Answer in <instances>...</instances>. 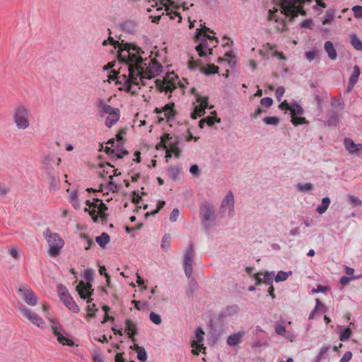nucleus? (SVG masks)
I'll return each mask as SVG.
<instances>
[{"label": "nucleus", "instance_id": "3c124183", "mask_svg": "<svg viewBox=\"0 0 362 362\" xmlns=\"http://www.w3.org/2000/svg\"><path fill=\"white\" fill-rule=\"evenodd\" d=\"M362 276V275H358V276H350V277H348V276H342L340 278V284L342 285V286H346V284H348L350 281L351 280H354V279H360L361 277Z\"/></svg>", "mask_w": 362, "mask_h": 362}, {"label": "nucleus", "instance_id": "5fc2aeb1", "mask_svg": "<svg viewBox=\"0 0 362 362\" xmlns=\"http://www.w3.org/2000/svg\"><path fill=\"white\" fill-rule=\"evenodd\" d=\"M260 103L263 107L268 108L272 105L273 100L269 97L263 98L261 99Z\"/></svg>", "mask_w": 362, "mask_h": 362}, {"label": "nucleus", "instance_id": "7c9ffc66", "mask_svg": "<svg viewBox=\"0 0 362 362\" xmlns=\"http://www.w3.org/2000/svg\"><path fill=\"white\" fill-rule=\"evenodd\" d=\"M352 331L349 327H341L339 331V339L341 341H347L351 336Z\"/></svg>", "mask_w": 362, "mask_h": 362}, {"label": "nucleus", "instance_id": "0e129e2a", "mask_svg": "<svg viewBox=\"0 0 362 362\" xmlns=\"http://www.w3.org/2000/svg\"><path fill=\"white\" fill-rule=\"evenodd\" d=\"M317 54V50H311L305 52V57L309 62H312Z\"/></svg>", "mask_w": 362, "mask_h": 362}, {"label": "nucleus", "instance_id": "c9c22d12", "mask_svg": "<svg viewBox=\"0 0 362 362\" xmlns=\"http://www.w3.org/2000/svg\"><path fill=\"white\" fill-rule=\"evenodd\" d=\"M361 74L360 68L358 65H355L354 67V71L351 75L349 81L351 82V85H356L357 83L359 76Z\"/></svg>", "mask_w": 362, "mask_h": 362}, {"label": "nucleus", "instance_id": "bf43d9fd", "mask_svg": "<svg viewBox=\"0 0 362 362\" xmlns=\"http://www.w3.org/2000/svg\"><path fill=\"white\" fill-rule=\"evenodd\" d=\"M106 188L108 190L112 191V192H115L119 190L118 186L116 184H115L112 181V180H110V181L107 182V184L106 185Z\"/></svg>", "mask_w": 362, "mask_h": 362}, {"label": "nucleus", "instance_id": "49530a36", "mask_svg": "<svg viewBox=\"0 0 362 362\" xmlns=\"http://www.w3.org/2000/svg\"><path fill=\"white\" fill-rule=\"evenodd\" d=\"M80 238L84 241V248L86 250H89L93 245H94L93 241L88 238V236L86 234H80Z\"/></svg>", "mask_w": 362, "mask_h": 362}, {"label": "nucleus", "instance_id": "58836bf2", "mask_svg": "<svg viewBox=\"0 0 362 362\" xmlns=\"http://www.w3.org/2000/svg\"><path fill=\"white\" fill-rule=\"evenodd\" d=\"M291 116L302 115L303 114V107L298 103H293L291 105Z\"/></svg>", "mask_w": 362, "mask_h": 362}, {"label": "nucleus", "instance_id": "393cba45", "mask_svg": "<svg viewBox=\"0 0 362 362\" xmlns=\"http://www.w3.org/2000/svg\"><path fill=\"white\" fill-rule=\"evenodd\" d=\"M324 48L331 60H335L337 59V53L331 41H326L324 44Z\"/></svg>", "mask_w": 362, "mask_h": 362}, {"label": "nucleus", "instance_id": "7ed1b4c3", "mask_svg": "<svg viewBox=\"0 0 362 362\" xmlns=\"http://www.w3.org/2000/svg\"><path fill=\"white\" fill-rule=\"evenodd\" d=\"M100 116L105 118V124L108 128L115 125L120 118V111L118 108L112 107L101 101L99 104Z\"/></svg>", "mask_w": 362, "mask_h": 362}, {"label": "nucleus", "instance_id": "20e7f679", "mask_svg": "<svg viewBox=\"0 0 362 362\" xmlns=\"http://www.w3.org/2000/svg\"><path fill=\"white\" fill-rule=\"evenodd\" d=\"M200 216L203 226L209 230L217 218L216 208L213 204L208 202H202L200 204Z\"/></svg>", "mask_w": 362, "mask_h": 362}, {"label": "nucleus", "instance_id": "4d7b16f0", "mask_svg": "<svg viewBox=\"0 0 362 362\" xmlns=\"http://www.w3.org/2000/svg\"><path fill=\"white\" fill-rule=\"evenodd\" d=\"M291 122L295 126L305 123V117H298L296 116H291Z\"/></svg>", "mask_w": 362, "mask_h": 362}, {"label": "nucleus", "instance_id": "603ef678", "mask_svg": "<svg viewBox=\"0 0 362 362\" xmlns=\"http://www.w3.org/2000/svg\"><path fill=\"white\" fill-rule=\"evenodd\" d=\"M334 19V12L332 11H327L326 12L322 23L324 25L330 23Z\"/></svg>", "mask_w": 362, "mask_h": 362}, {"label": "nucleus", "instance_id": "6ab92c4d", "mask_svg": "<svg viewBox=\"0 0 362 362\" xmlns=\"http://www.w3.org/2000/svg\"><path fill=\"white\" fill-rule=\"evenodd\" d=\"M197 102L199 104L195 106L194 111L191 113V117L194 119L205 113V109L208 106V98L197 95Z\"/></svg>", "mask_w": 362, "mask_h": 362}, {"label": "nucleus", "instance_id": "0eeeda50", "mask_svg": "<svg viewBox=\"0 0 362 362\" xmlns=\"http://www.w3.org/2000/svg\"><path fill=\"white\" fill-rule=\"evenodd\" d=\"M151 2V6H158L157 11H162L163 7L158 6L160 4V6H163L165 8L164 11L167 12V15L170 16L171 19H175V17L178 18V22H181L182 17L177 11H173V9H178L179 5L174 0H151L149 1Z\"/></svg>", "mask_w": 362, "mask_h": 362}, {"label": "nucleus", "instance_id": "c03bdc74", "mask_svg": "<svg viewBox=\"0 0 362 362\" xmlns=\"http://www.w3.org/2000/svg\"><path fill=\"white\" fill-rule=\"evenodd\" d=\"M351 43L356 49L362 50V42L356 35L351 36Z\"/></svg>", "mask_w": 362, "mask_h": 362}, {"label": "nucleus", "instance_id": "9b49d317", "mask_svg": "<svg viewBox=\"0 0 362 362\" xmlns=\"http://www.w3.org/2000/svg\"><path fill=\"white\" fill-rule=\"evenodd\" d=\"M163 148L171 151L175 158H178L181 152V149L179 147L180 141L177 138H173L170 136V134H165L160 141Z\"/></svg>", "mask_w": 362, "mask_h": 362}, {"label": "nucleus", "instance_id": "f8f14e48", "mask_svg": "<svg viewBox=\"0 0 362 362\" xmlns=\"http://www.w3.org/2000/svg\"><path fill=\"white\" fill-rule=\"evenodd\" d=\"M195 37L197 40H200V43L196 47V50L198 52L199 55L201 57H206L207 54H212V48H211L206 42V39L212 40L213 38L209 35L205 34L203 36L202 39H200L201 34L203 31V29H197Z\"/></svg>", "mask_w": 362, "mask_h": 362}, {"label": "nucleus", "instance_id": "dca6fc26", "mask_svg": "<svg viewBox=\"0 0 362 362\" xmlns=\"http://www.w3.org/2000/svg\"><path fill=\"white\" fill-rule=\"evenodd\" d=\"M194 248L193 245L190 244L186 250L184 256V269L187 277H191L193 272L192 262H193Z\"/></svg>", "mask_w": 362, "mask_h": 362}, {"label": "nucleus", "instance_id": "8fccbe9b", "mask_svg": "<svg viewBox=\"0 0 362 362\" xmlns=\"http://www.w3.org/2000/svg\"><path fill=\"white\" fill-rule=\"evenodd\" d=\"M149 318L151 320V321L154 323L155 325H160L161 324V317L160 316V315L154 313V312H151L150 315H149Z\"/></svg>", "mask_w": 362, "mask_h": 362}, {"label": "nucleus", "instance_id": "c85d7f7f", "mask_svg": "<svg viewBox=\"0 0 362 362\" xmlns=\"http://www.w3.org/2000/svg\"><path fill=\"white\" fill-rule=\"evenodd\" d=\"M110 236L106 233H102L100 236L95 238V241L100 245V247L104 248L107 244L110 242Z\"/></svg>", "mask_w": 362, "mask_h": 362}, {"label": "nucleus", "instance_id": "ea45409f", "mask_svg": "<svg viewBox=\"0 0 362 362\" xmlns=\"http://www.w3.org/2000/svg\"><path fill=\"white\" fill-rule=\"evenodd\" d=\"M201 71L205 74H216L218 71V67L214 64H209L206 67L202 66L200 69Z\"/></svg>", "mask_w": 362, "mask_h": 362}, {"label": "nucleus", "instance_id": "2eb2a0df", "mask_svg": "<svg viewBox=\"0 0 362 362\" xmlns=\"http://www.w3.org/2000/svg\"><path fill=\"white\" fill-rule=\"evenodd\" d=\"M234 196L231 190H229L220 205V211L224 214L228 211L230 216H233L234 214Z\"/></svg>", "mask_w": 362, "mask_h": 362}, {"label": "nucleus", "instance_id": "412c9836", "mask_svg": "<svg viewBox=\"0 0 362 362\" xmlns=\"http://www.w3.org/2000/svg\"><path fill=\"white\" fill-rule=\"evenodd\" d=\"M344 144L346 150L350 154H355L357 152L362 150V144H356L354 141L349 138H346L344 141Z\"/></svg>", "mask_w": 362, "mask_h": 362}, {"label": "nucleus", "instance_id": "f03ea898", "mask_svg": "<svg viewBox=\"0 0 362 362\" xmlns=\"http://www.w3.org/2000/svg\"><path fill=\"white\" fill-rule=\"evenodd\" d=\"M281 8V13L286 16L294 18L300 13L303 16L305 15L300 6V0H279ZM317 4L322 8L325 7V4L320 0H317Z\"/></svg>", "mask_w": 362, "mask_h": 362}, {"label": "nucleus", "instance_id": "338daca9", "mask_svg": "<svg viewBox=\"0 0 362 362\" xmlns=\"http://www.w3.org/2000/svg\"><path fill=\"white\" fill-rule=\"evenodd\" d=\"M97 310L98 309L95 308V304L88 305L87 308L88 315L89 317H93L95 315V311H97Z\"/></svg>", "mask_w": 362, "mask_h": 362}, {"label": "nucleus", "instance_id": "de8ad7c7", "mask_svg": "<svg viewBox=\"0 0 362 362\" xmlns=\"http://www.w3.org/2000/svg\"><path fill=\"white\" fill-rule=\"evenodd\" d=\"M348 199L349 202L352 204L353 207H360L362 206V201L357 197L354 195H349Z\"/></svg>", "mask_w": 362, "mask_h": 362}, {"label": "nucleus", "instance_id": "09e8293b", "mask_svg": "<svg viewBox=\"0 0 362 362\" xmlns=\"http://www.w3.org/2000/svg\"><path fill=\"white\" fill-rule=\"evenodd\" d=\"M264 283L268 285L272 284L274 278V272H265L263 275Z\"/></svg>", "mask_w": 362, "mask_h": 362}, {"label": "nucleus", "instance_id": "69168bd1", "mask_svg": "<svg viewBox=\"0 0 362 362\" xmlns=\"http://www.w3.org/2000/svg\"><path fill=\"white\" fill-rule=\"evenodd\" d=\"M352 358V353L351 351H346L344 354L341 358L339 362H349Z\"/></svg>", "mask_w": 362, "mask_h": 362}, {"label": "nucleus", "instance_id": "5701e85b", "mask_svg": "<svg viewBox=\"0 0 362 362\" xmlns=\"http://www.w3.org/2000/svg\"><path fill=\"white\" fill-rule=\"evenodd\" d=\"M52 329L53 334L57 337V341L60 344H62V345H67L69 346H73L74 345V341L64 336L63 334L61 333L59 329L56 326L52 325Z\"/></svg>", "mask_w": 362, "mask_h": 362}, {"label": "nucleus", "instance_id": "6e6552de", "mask_svg": "<svg viewBox=\"0 0 362 362\" xmlns=\"http://www.w3.org/2000/svg\"><path fill=\"white\" fill-rule=\"evenodd\" d=\"M94 200L95 201L94 202H91L89 200L86 201V203L88 208L86 207L84 211L89 212L94 222H98V216L97 214H98L102 219L106 218L105 211L107 210V207L98 199Z\"/></svg>", "mask_w": 362, "mask_h": 362}, {"label": "nucleus", "instance_id": "a878e982", "mask_svg": "<svg viewBox=\"0 0 362 362\" xmlns=\"http://www.w3.org/2000/svg\"><path fill=\"white\" fill-rule=\"evenodd\" d=\"M126 332H127L129 337L134 341V336L137 334V329L136 327L135 323H134L132 320L127 319L125 321Z\"/></svg>", "mask_w": 362, "mask_h": 362}, {"label": "nucleus", "instance_id": "473e14b6", "mask_svg": "<svg viewBox=\"0 0 362 362\" xmlns=\"http://www.w3.org/2000/svg\"><path fill=\"white\" fill-rule=\"evenodd\" d=\"M174 103H168L165 105L163 107V111L164 112L165 117L169 119L170 118L173 117L175 115V111H174Z\"/></svg>", "mask_w": 362, "mask_h": 362}, {"label": "nucleus", "instance_id": "680f3d73", "mask_svg": "<svg viewBox=\"0 0 362 362\" xmlns=\"http://www.w3.org/2000/svg\"><path fill=\"white\" fill-rule=\"evenodd\" d=\"M48 155H49L50 156H52L53 158V159L48 160L49 167L50 168V169L52 170V163H55L56 165H57V166L59 165V164H60V163L62 161L61 158H59V157L56 158V157H54L53 155H52L50 153H49Z\"/></svg>", "mask_w": 362, "mask_h": 362}, {"label": "nucleus", "instance_id": "72a5a7b5", "mask_svg": "<svg viewBox=\"0 0 362 362\" xmlns=\"http://www.w3.org/2000/svg\"><path fill=\"white\" fill-rule=\"evenodd\" d=\"M182 173V169L177 167H171L168 169V174L171 180L175 181L179 179Z\"/></svg>", "mask_w": 362, "mask_h": 362}, {"label": "nucleus", "instance_id": "e2e57ef3", "mask_svg": "<svg viewBox=\"0 0 362 362\" xmlns=\"http://www.w3.org/2000/svg\"><path fill=\"white\" fill-rule=\"evenodd\" d=\"M180 215V211L177 209H174L170 214V220L172 222H175Z\"/></svg>", "mask_w": 362, "mask_h": 362}, {"label": "nucleus", "instance_id": "a211bd4d", "mask_svg": "<svg viewBox=\"0 0 362 362\" xmlns=\"http://www.w3.org/2000/svg\"><path fill=\"white\" fill-rule=\"evenodd\" d=\"M18 293L22 296L23 300L29 305L34 306L37 303V297L35 293L28 287L21 288Z\"/></svg>", "mask_w": 362, "mask_h": 362}, {"label": "nucleus", "instance_id": "aec40b11", "mask_svg": "<svg viewBox=\"0 0 362 362\" xmlns=\"http://www.w3.org/2000/svg\"><path fill=\"white\" fill-rule=\"evenodd\" d=\"M98 174L101 177H105L108 175V178L112 180L113 176H117L120 173H117V169H115L113 165L110 163H103L99 166Z\"/></svg>", "mask_w": 362, "mask_h": 362}, {"label": "nucleus", "instance_id": "39448f33", "mask_svg": "<svg viewBox=\"0 0 362 362\" xmlns=\"http://www.w3.org/2000/svg\"><path fill=\"white\" fill-rule=\"evenodd\" d=\"M45 238L49 245L48 253L51 257H57L59 255L64 242L60 235L56 233H52L49 230L44 232Z\"/></svg>", "mask_w": 362, "mask_h": 362}, {"label": "nucleus", "instance_id": "4c0bfd02", "mask_svg": "<svg viewBox=\"0 0 362 362\" xmlns=\"http://www.w3.org/2000/svg\"><path fill=\"white\" fill-rule=\"evenodd\" d=\"M296 189L299 192H306L313 189V185L310 182L298 183L296 185Z\"/></svg>", "mask_w": 362, "mask_h": 362}, {"label": "nucleus", "instance_id": "a18cd8bd", "mask_svg": "<svg viewBox=\"0 0 362 362\" xmlns=\"http://www.w3.org/2000/svg\"><path fill=\"white\" fill-rule=\"evenodd\" d=\"M339 122V116L336 112H331L327 119L329 126H337Z\"/></svg>", "mask_w": 362, "mask_h": 362}, {"label": "nucleus", "instance_id": "423d86ee", "mask_svg": "<svg viewBox=\"0 0 362 362\" xmlns=\"http://www.w3.org/2000/svg\"><path fill=\"white\" fill-rule=\"evenodd\" d=\"M94 272L91 269H86L84 271V278L87 281L85 283L81 281L76 286V291L82 299H87L88 303L92 300L90 296L93 291L91 288V284L90 281L93 279Z\"/></svg>", "mask_w": 362, "mask_h": 362}, {"label": "nucleus", "instance_id": "1a4fd4ad", "mask_svg": "<svg viewBox=\"0 0 362 362\" xmlns=\"http://www.w3.org/2000/svg\"><path fill=\"white\" fill-rule=\"evenodd\" d=\"M30 113L29 110L23 105H20L15 109L13 114L14 122L19 129H25L29 125V119Z\"/></svg>", "mask_w": 362, "mask_h": 362}, {"label": "nucleus", "instance_id": "864d4df0", "mask_svg": "<svg viewBox=\"0 0 362 362\" xmlns=\"http://www.w3.org/2000/svg\"><path fill=\"white\" fill-rule=\"evenodd\" d=\"M189 173L195 177H198L201 175L199 166L197 164L192 165L189 168Z\"/></svg>", "mask_w": 362, "mask_h": 362}, {"label": "nucleus", "instance_id": "f257e3e1", "mask_svg": "<svg viewBox=\"0 0 362 362\" xmlns=\"http://www.w3.org/2000/svg\"><path fill=\"white\" fill-rule=\"evenodd\" d=\"M107 41L117 49V57L122 64L118 71H112L109 76L110 80H115L121 85L120 90L131 91L134 86L140 88L146 86V81L158 76L162 71V66L150 54L134 44H120L110 37L104 40L103 45Z\"/></svg>", "mask_w": 362, "mask_h": 362}, {"label": "nucleus", "instance_id": "f704fd0d", "mask_svg": "<svg viewBox=\"0 0 362 362\" xmlns=\"http://www.w3.org/2000/svg\"><path fill=\"white\" fill-rule=\"evenodd\" d=\"M220 122V119L214 117L209 116L204 119H202L199 122V126L200 128H203L205 124H207L209 126H212L214 124V122Z\"/></svg>", "mask_w": 362, "mask_h": 362}, {"label": "nucleus", "instance_id": "f3484780", "mask_svg": "<svg viewBox=\"0 0 362 362\" xmlns=\"http://www.w3.org/2000/svg\"><path fill=\"white\" fill-rule=\"evenodd\" d=\"M204 332L203 329L200 327L197 328L195 332V338L196 340H194L192 341L191 346L193 347V349L192 350V353L194 355H198L199 352L202 351V349H204Z\"/></svg>", "mask_w": 362, "mask_h": 362}, {"label": "nucleus", "instance_id": "cd10ccee", "mask_svg": "<svg viewBox=\"0 0 362 362\" xmlns=\"http://www.w3.org/2000/svg\"><path fill=\"white\" fill-rule=\"evenodd\" d=\"M330 204V199L327 197L322 198L321 204L317 207L316 211L318 214L325 213Z\"/></svg>", "mask_w": 362, "mask_h": 362}, {"label": "nucleus", "instance_id": "e433bc0d", "mask_svg": "<svg viewBox=\"0 0 362 362\" xmlns=\"http://www.w3.org/2000/svg\"><path fill=\"white\" fill-rule=\"evenodd\" d=\"M291 274H292V272L291 271H289L288 272H283V271H279V272H278V273L276 275L274 274V281L276 282L284 281Z\"/></svg>", "mask_w": 362, "mask_h": 362}, {"label": "nucleus", "instance_id": "ddd939ff", "mask_svg": "<svg viewBox=\"0 0 362 362\" xmlns=\"http://www.w3.org/2000/svg\"><path fill=\"white\" fill-rule=\"evenodd\" d=\"M49 159H53V158L52 156H50L49 155H44L42 157L41 160H42V163L43 164V167L46 170L47 179L49 181L50 188L53 191H55L58 187L59 178L57 175H56L54 173L53 170L52 169H50V168L49 167L48 160H49Z\"/></svg>", "mask_w": 362, "mask_h": 362}, {"label": "nucleus", "instance_id": "9d476101", "mask_svg": "<svg viewBox=\"0 0 362 362\" xmlns=\"http://www.w3.org/2000/svg\"><path fill=\"white\" fill-rule=\"evenodd\" d=\"M57 291L60 300L64 303L66 308L72 312L77 313L79 312V308L74 300L73 298L69 293L66 288L59 284L57 286Z\"/></svg>", "mask_w": 362, "mask_h": 362}, {"label": "nucleus", "instance_id": "c756f323", "mask_svg": "<svg viewBox=\"0 0 362 362\" xmlns=\"http://www.w3.org/2000/svg\"><path fill=\"white\" fill-rule=\"evenodd\" d=\"M68 192H69V202L73 205V206L78 209L80 207L79 202L78 200V193L76 190H72L69 192V190H67Z\"/></svg>", "mask_w": 362, "mask_h": 362}, {"label": "nucleus", "instance_id": "37998d69", "mask_svg": "<svg viewBox=\"0 0 362 362\" xmlns=\"http://www.w3.org/2000/svg\"><path fill=\"white\" fill-rule=\"evenodd\" d=\"M264 124L267 125L276 126L279 124V119L275 116H268L263 119Z\"/></svg>", "mask_w": 362, "mask_h": 362}, {"label": "nucleus", "instance_id": "4be33fe9", "mask_svg": "<svg viewBox=\"0 0 362 362\" xmlns=\"http://www.w3.org/2000/svg\"><path fill=\"white\" fill-rule=\"evenodd\" d=\"M107 153L115 156L117 158H122L124 155L128 153L127 151L125 150L122 144H117L115 148H111V147H106L105 149Z\"/></svg>", "mask_w": 362, "mask_h": 362}, {"label": "nucleus", "instance_id": "bb28decb", "mask_svg": "<svg viewBox=\"0 0 362 362\" xmlns=\"http://www.w3.org/2000/svg\"><path fill=\"white\" fill-rule=\"evenodd\" d=\"M156 82L157 83V86L160 91L161 92H171L175 88V86L174 83L166 80H164L163 81L159 83L157 81Z\"/></svg>", "mask_w": 362, "mask_h": 362}, {"label": "nucleus", "instance_id": "13d9d810", "mask_svg": "<svg viewBox=\"0 0 362 362\" xmlns=\"http://www.w3.org/2000/svg\"><path fill=\"white\" fill-rule=\"evenodd\" d=\"M274 330L275 332L280 336L284 335V334L286 332V329L281 325H276L274 327Z\"/></svg>", "mask_w": 362, "mask_h": 362}, {"label": "nucleus", "instance_id": "052dcab7", "mask_svg": "<svg viewBox=\"0 0 362 362\" xmlns=\"http://www.w3.org/2000/svg\"><path fill=\"white\" fill-rule=\"evenodd\" d=\"M285 93V88L283 86H279L276 90V98L278 101H280L281 100L282 96L284 95Z\"/></svg>", "mask_w": 362, "mask_h": 362}, {"label": "nucleus", "instance_id": "b1692460", "mask_svg": "<svg viewBox=\"0 0 362 362\" xmlns=\"http://www.w3.org/2000/svg\"><path fill=\"white\" fill-rule=\"evenodd\" d=\"M138 27L137 23L134 20H127L121 24V28L122 30L129 33H133L136 31Z\"/></svg>", "mask_w": 362, "mask_h": 362}, {"label": "nucleus", "instance_id": "a19ab883", "mask_svg": "<svg viewBox=\"0 0 362 362\" xmlns=\"http://www.w3.org/2000/svg\"><path fill=\"white\" fill-rule=\"evenodd\" d=\"M136 350H137V358L138 360L144 362L147 359V354L144 347H140L139 346H135Z\"/></svg>", "mask_w": 362, "mask_h": 362}, {"label": "nucleus", "instance_id": "2f4dec72", "mask_svg": "<svg viewBox=\"0 0 362 362\" xmlns=\"http://www.w3.org/2000/svg\"><path fill=\"white\" fill-rule=\"evenodd\" d=\"M242 334L240 333H236L230 335L227 339V344L229 346H236L241 341Z\"/></svg>", "mask_w": 362, "mask_h": 362}, {"label": "nucleus", "instance_id": "774afa93", "mask_svg": "<svg viewBox=\"0 0 362 362\" xmlns=\"http://www.w3.org/2000/svg\"><path fill=\"white\" fill-rule=\"evenodd\" d=\"M93 358L95 362H104L103 357L100 352L95 351L93 354Z\"/></svg>", "mask_w": 362, "mask_h": 362}, {"label": "nucleus", "instance_id": "79ce46f5", "mask_svg": "<svg viewBox=\"0 0 362 362\" xmlns=\"http://www.w3.org/2000/svg\"><path fill=\"white\" fill-rule=\"evenodd\" d=\"M170 240H171V237L169 234L164 235V236L162 238V241H161V248L163 250L168 251L170 249Z\"/></svg>", "mask_w": 362, "mask_h": 362}, {"label": "nucleus", "instance_id": "6e6d98bb", "mask_svg": "<svg viewBox=\"0 0 362 362\" xmlns=\"http://www.w3.org/2000/svg\"><path fill=\"white\" fill-rule=\"evenodd\" d=\"M352 11L354 12V16L356 18H362V6H355L353 7Z\"/></svg>", "mask_w": 362, "mask_h": 362}, {"label": "nucleus", "instance_id": "4468645a", "mask_svg": "<svg viewBox=\"0 0 362 362\" xmlns=\"http://www.w3.org/2000/svg\"><path fill=\"white\" fill-rule=\"evenodd\" d=\"M18 310L33 325L38 327H43L45 325L44 320L38 315L27 308L24 305H19Z\"/></svg>", "mask_w": 362, "mask_h": 362}]
</instances>
